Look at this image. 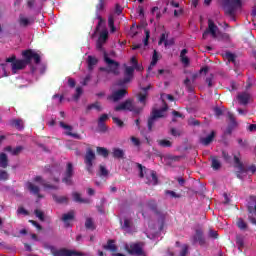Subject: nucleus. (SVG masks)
<instances>
[{
  "instance_id": "nucleus-29",
  "label": "nucleus",
  "mask_w": 256,
  "mask_h": 256,
  "mask_svg": "<svg viewBox=\"0 0 256 256\" xmlns=\"http://www.w3.org/2000/svg\"><path fill=\"white\" fill-rule=\"evenodd\" d=\"M146 207L150 210L153 211L154 213L159 209V204H157V200L155 199H150L146 202Z\"/></svg>"
},
{
  "instance_id": "nucleus-20",
  "label": "nucleus",
  "mask_w": 256,
  "mask_h": 256,
  "mask_svg": "<svg viewBox=\"0 0 256 256\" xmlns=\"http://www.w3.org/2000/svg\"><path fill=\"white\" fill-rule=\"evenodd\" d=\"M60 127H62V129H65L66 135H68V137H73V139H81V135L77 134V133H73V126L65 124V122H60Z\"/></svg>"
},
{
  "instance_id": "nucleus-4",
  "label": "nucleus",
  "mask_w": 256,
  "mask_h": 256,
  "mask_svg": "<svg viewBox=\"0 0 256 256\" xmlns=\"http://www.w3.org/2000/svg\"><path fill=\"white\" fill-rule=\"evenodd\" d=\"M104 61L108 65L107 68H100V71H106V73H113V75H119V62L109 58L107 52H104Z\"/></svg>"
},
{
  "instance_id": "nucleus-36",
  "label": "nucleus",
  "mask_w": 256,
  "mask_h": 256,
  "mask_svg": "<svg viewBox=\"0 0 256 256\" xmlns=\"http://www.w3.org/2000/svg\"><path fill=\"white\" fill-rule=\"evenodd\" d=\"M109 0H98V3L96 4V13H101L102 11H105V7H107V2Z\"/></svg>"
},
{
  "instance_id": "nucleus-33",
  "label": "nucleus",
  "mask_w": 256,
  "mask_h": 256,
  "mask_svg": "<svg viewBox=\"0 0 256 256\" xmlns=\"http://www.w3.org/2000/svg\"><path fill=\"white\" fill-rule=\"evenodd\" d=\"M211 167L214 171H219L221 169V161H219V158L217 156H211Z\"/></svg>"
},
{
  "instance_id": "nucleus-32",
  "label": "nucleus",
  "mask_w": 256,
  "mask_h": 256,
  "mask_svg": "<svg viewBox=\"0 0 256 256\" xmlns=\"http://www.w3.org/2000/svg\"><path fill=\"white\" fill-rule=\"evenodd\" d=\"M0 167L2 169H7V167H9V158L5 153H0Z\"/></svg>"
},
{
  "instance_id": "nucleus-25",
  "label": "nucleus",
  "mask_w": 256,
  "mask_h": 256,
  "mask_svg": "<svg viewBox=\"0 0 256 256\" xmlns=\"http://www.w3.org/2000/svg\"><path fill=\"white\" fill-rule=\"evenodd\" d=\"M112 157L114 159H125V151H123L121 148H113Z\"/></svg>"
},
{
  "instance_id": "nucleus-48",
  "label": "nucleus",
  "mask_w": 256,
  "mask_h": 256,
  "mask_svg": "<svg viewBox=\"0 0 256 256\" xmlns=\"http://www.w3.org/2000/svg\"><path fill=\"white\" fill-rule=\"evenodd\" d=\"M0 181H9V172L0 170Z\"/></svg>"
},
{
  "instance_id": "nucleus-13",
  "label": "nucleus",
  "mask_w": 256,
  "mask_h": 256,
  "mask_svg": "<svg viewBox=\"0 0 256 256\" xmlns=\"http://www.w3.org/2000/svg\"><path fill=\"white\" fill-rule=\"evenodd\" d=\"M73 174V163L68 162L66 165L65 177L62 179V183H65V185H73Z\"/></svg>"
},
{
  "instance_id": "nucleus-38",
  "label": "nucleus",
  "mask_w": 256,
  "mask_h": 256,
  "mask_svg": "<svg viewBox=\"0 0 256 256\" xmlns=\"http://www.w3.org/2000/svg\"><path fill=\"white\" fill-rule=\"evenodd\" d=\"M96 153H97V155H100L101 157H104L105 159H107V157H109V150L105 147H97Z\"/></svg>"
},
{
  "instance_id": "nucleus-2",
  "label": "nucleus",
  "mask_w": 256,
  "mask_h": 256,
  "mask_svg": "<svg viewBox=\"0 0 256 256\" xmlns=\"http://www.w3.org/2000/svg\"><path fill=\"white\" fill-rule=\"evenodd\" d=\"M6 63H11L13 75H16L18 71H22V69H25V67L29 65L27 62V58L17 59V56L15 54H13L11 57L6 58Z\"/></svg>"
},
{
  "instance_id": "nucleus-47",
  "label": "nucleus",
  "mask_w": 256,
  "mask_h": 256,
  "mask_svg": "<svg viewBox=\"0 0 256 256\" xmlns=\"http://www.w3.org/2000/svg\"><path fill=\"white\" fill-rule=\"evenodd\" d=\"M34 215L40 220V221H45V212L35 209L34 210Z\"/></svg>"
},
{
  "instance_id": "nucleus-31",
  "label": "nucleus",
  "mask_w": 256,
  "mask_h": 256,
  "mask_svg": "<svg viewBox=\"0 0 256 256\" xmlns=\"http://www.w3.org/2000/svg\"><path fill=\"white\" fill-rule=\"evenodd\" d=\"M96 19H98V24L95 28V33H99V31H101V28L105 27V19H103V17L101 15H99V13H96Z\"/></svg>"
},
{
  "instance_id": "nucleus-34",
  "label": "nucleus",
  "mask_w": 256,
  "mask_h": 256,
  "mask_svg": "<svg viewBox=\"0 0 256 256\" xmlns=\"http://www.w3.org/2000/svg\"><path fill=\"white\" fill-rule=\"evenodd\" d=\"M35 23L34 20H29L26 17L20 16L19 17V25L20 27H29V25H33Z\"/></svg>"
},
{
  "instance_id": "nucleus-40",
  "label": "nucleus",
  "mask_w": 256,
  "mask_h": 256,
  "mask_svg": "<svg viewBox=\"0 0 256 256\" xmlns=\"http://www.w3.org/2000/svg\"><path fill=\"white\" fill-rule=\"evenodd\" d=\"M184 85H185L188 93H193L195 91V86H193V82H191V79L186 78L184 80Z\"/></svg>"
},
{
  "instance_id": "nucleus-51",
  "label": "nucleus",
  "mask_w": 256,
  "mask_h": 256,
  "mask_svg": "<svg viewBox=\"0 0 256 256\" xmlns=\"http://www.w3.org/2000/svg\"><path fill=\"white\" fill-rule=\"evenodd\" d=\"M155 119L156 118H153L152 115L150 116V118H148V131L153 130V125H155Z\"/></svg>"
},
{
  "instance_id": "nucleus-22",
  "label": "nucleus",
  "mask_w": 256,
  "mask_h": 256,
  "mask_svg": "<svg viewBox=\"0 0 256 256\" xmlns=\"http://www.w3.org/2000/svg\"><path fill=\"white\" fill-rule=\"evenodd\" d=\"M10 126L15 127L18 131H23V129H25L23 119L20 118L10 120Z\"/></svg>"
},
{
  "instance_id": "nucleus-52",
  "label": "nucleus",
  "mask_w": 256,
  "mask_h": 256,
  "mask_svg": "<svg viewBox=\"0 0 256 256\" xmlns=\"http://www.w3.org/2000/svg\"><path fill=\"white\" fill-rule=\"evenodd\" d=\"M138 100L145 105L146 101H147V93H139L138 94Z\"/></svg>"
},
{
  "instance_id": "nucleus-21",
  "label": "nucleus",
  "mask_w": 256,
  "mask_h": 256,
  "mask_svg": "<svg viewBox=\"0 0 256 256\" xmlns=\"http://www.w3.org/2000/svg\"><path fill=\"white\" fill-rule=\"evenodd\" d=\"M248 219L252 225H256V202L254 206H248Z\"/></svg>"
},
{
  "instance_id": "nucleus-7",
  "label": "nucleus",
  "mask_w": 256,
  "mask_h": 256,
  "mask_svg": "<svg viewBox=\"0 0 256 256\" xmlns=\"http://www.w3.org/2000/svg\"><path fill=\"white\" fill-rule=\"evenodd\" d=\"M53 256H83V253L77 252L75 250H68L65 248L56 249L55 247L50 248Z\"/></svg>"
},
{
  "instance_id": "nucleus-41",
  "label": "nucleus",
  "mask_w": 256,
  "mask_h": 256,
  "mask_svg": "<svg viewBox=\"0 0 256 256\" xmlns=\"http://www.w3.org/2000/svg\"><path fill=\"white\" fill-rule=\"evenodd\" d=\"M157 143L160 147H164V148L173 147V142L167 139L158 140Z\"/></svg>"
},
{
  "instance_id": "nucleus-61",
  "label": "nucleus",
  "mask_w": 256,
  "mask_h": 256,
  "mask_svg": "<svg viewBox=\"0 0 256 256\" xmlns=\"http://www.w3.org/2000/svg\"><path fill=\"white\" fill-rule=\"evenodd\" d=\"M145 39H144V45L147 47L149 45V38L151 37V32L149 30H145Z\"/></svg>"
},
{
  "instance_id": "nucleus-63",
  "label": "nucleus",
  "mask_w": 256,
  "mask_h": 256,
  "mask_svg": "<svg viewBox=\"0 0 256 256\" xmlns=\"http://www.w3.org/2000/svg\"><path fill=\"white\" fill-rule=\"evenodd\" d=\"M17 213H18V215H29V211H27V210H25L23 207H19L18 209H17Z\"/></svg>"
},
{
  "instance_id": "nucleus-49",
  "label": "nucleus",
  "mask_w": 256,
  "mask_h": 256,
  "mask_svg": "<svg viewBox=\"0 0 256 256\" xmlns=\"http://www.w3.org/2000/svg\"><path fill=\"white\" fill-rule=\"evenodd\" d=\"M225 57H226L227 61H229V63H235V59H236L235 54H233L231 52H226Z\"/></svg>"
},
{
  "instance_id": "nucleus-64",
  "label": "nucleus",
  "mask_w": 256,
  "mask_h": 256,
  "mask_svg": "<svg viewBox=\"0 0 256 256\" xmlns=\"http://www.w3.org/2000/svg\"><path fill=\"white\" fill-rule=\"evenodd\" d=\"M187 253H189V246L184 245L182 251L180 252V256H187Z\"/></svg>"
},
{
  "instance_id": "nucleus-42",
  "label": "nucleus",
  "mask_w": 256,
  "mask_h": 256,
  "mask_svg": "<svg viewBox=\"0 0 256 256\" xmlns=\"http://www.w3.org/2000/svg\"><path fill=\"white\" fill-rule=\"evenodd\" d=\"M98 63L97 58L93 56H88V69L89 71H92L93 67Z\"/></svg>"
},
{
  "instance_id": "nucleus-50",
  "label": "nucleus",
  "mask_w": 256,
  "mask_h": 256,
  "mask_svg": "<svg viewBox=\"0 0 256 256\" xmlns=\"http://www.w3.org/2000/svg\"><path fill=\"white\" fill-rule=\"evenodd\" d=\"M81 95H83V88L77 87L76 93L74 94L73 98L75 99V101H79V98L81 97Z\"/></svg>"
},
{
  "instance_id": "nucleus-37",
  "label": "nucleus",
  "mask_w": 256,
  "mask_h": 256,
  "mask_svg": "<svg viewBox=\"0 0 256 256\" xmlns=\"http://www.w3.org/2000/svg\"><path fill=\"white\" fill-rule=\"evenodd\" d=\"M250 96L247 93H242L238 95V101L241 105H247L249 103Z\"/></svg>"
},
{
  "instance_id": "nucleus-14",
  "label": "nucleus",
  "mask_w": 256,
  "mask_h": 256,
  "mask_svg": "<svg viewBox=\"0 0 256 256\" xmlns=\"http://www.w3.org/2000/svg\"><path fill=\"white\" fill-rule=\"evenodd\" d=\"M193 244L198 243L200 247H205L207 245V240H205V236L203 235V230L197 229L195 231V235L192 237Z\"/></svg>"
},
{
  "instance_id": "nucleus-46",
  "label": "nucleus",
  "mask_w": 256,
  "mask_h": 256,
  "mask_svg": "<svg viewBox=\"0 0 256 256\" xmlns=\"http://www.w3.org/2000/svg\"><path fill=\"white\" fill-rule=\"evenodd\" d=\"M165 112V109L162 110H153L152 111V116L153 119H161L163 117V113Z\"/></svg>"
},
{
  "instance_id": "nucleus-6",
  "label": "nucleus",
  "mask_w": 256,
  "mask_h": 256,
  "mask_svg": "<svg viewBox=\"0 0 256 256\" xmlns=\"http://www.w3.org/2000/svg\"><path fill=\"white\" fill-rule=\"evenodd\" d=\"M135 73V68L133 66H126L124 71V78L118 80V87H124L127 83H131V79H133V74Z\"/></svg>"
},
{
  "instance_id": "nucleus-24",
  "label": "nucleus",
  "mask_w": 256,
  "mask_h": 256,
  "mask_svg": "<svg viewBox=\"0 0 256 256\" xmlns=\"http://www.w3.org/2000/svg\"><path fill=\"white\" fill-rule=\"evenodd\" d=\"M72 197L76 203H85L86 205H89V203H91V200L89 198H81V194L79 192L72 193Z\"/></svg>"
},
{
  "instance_id": "nucleus-55",
  "label": "nucleus",
  "mask_w": 256,
  "mask_h": 256,
  "mask_svg": "<svg viewBox=\"0 0 256 256\" xmlns=\"http://www.w3.org/2000/svg\"><path fill=\"white\" fill-rule=\"evenodd\" d=\"M107 175H109V171L107 170V168H105V166L103 165H100V176L107 177Z\"/></svg>"
},
{
  "instance_id": "nucleus-19",
  "label": "nucleus",
  "mask_w": 256,
  "mask_h": 256,
  "mask_svg": "<svg viewBox=\"0 0 256 256\" xmlns=\"http://www.w3.org/2000/svg\"><path fill=\"white\" fill-rule=\"evenodd\" d=\"M34 181L36 183H40V185H42V187H44V189H52L54 191H57L59 189V186L47 183V181L44 180L43 177H41V176H36L34 178Z\"/></svg>"
},
{
  "instance_id": "nucleus-27",
  "label": "nucleus",
  "mask_w": 256,
  "mask_h": 256,
  "mask_svg": "<svg viewBox=\"0 0 256 256\" xmlns=\"http://www.w3.org/2000/svg\"><path fill=\"white\" fill-rule=\"evenodd\" d=\"M213 139H215V131H212L208 136H206L205 138H201L200 139V143H202V145H211V143H213Z\"/></svg>"
},
{
  "instance_id": "nucleus-8",
  "label": "nucleus",
  "mask_w": 256,
  "mask_h": 256,
  "mask_svg": "<svg viewBox=\"0 0 256 256\" xmlns=\"http://www.w3.org/2000/svg\"><path fill=\"white\" fill-rule=\"evenodd\" d=\"M217 31H219V27L215 25L213 20H208V28L203 32L202 38L207 39V35H211L212 39H217Z\"/></svg>"
},
{
  "instance_id": "nucleus-26",
  "label": "nucleus",
  "mask_w": 256,
  "mask_h": 256,
  "mask_svg": "<svg viewBox=\"0 0 256 256\" xmlns=\"http://www.w3.org/2000/svg\"><path fill=\"white\" fill-rule=\"evenodd\" d=\"M120 224H121V229L123 231H131V227H133V221H131V219L129 218H125L124 223H123V220H120Z\"/></svg>"
},
{
  "instance_id": "nucleus-10",
  "label": "nucleus",
  "mask_w": 256,
  "mask_h": 256,
  "mask_svg": "<svg viewBox=\"0 0 256 256\" xmlns=\"http://www.w3.org/2000/svg\"><path fill=\"white\" fill-rule=\"evenodd\" d=\"M22 55L24 59H26L28 65H31L32 59H34V63H36V65H39V63H41V56L33 50H25Z\"/></svg>"
},
{
  "instance_id": "nucleus-44",
  "label": "nucleus",
  "mask_w": 256,
  "mask_h": 256,
  "mask_svg": "<svg viewBox=\"0 0 256 256\" xmlns=\"http://www.w3.org/2000/svg\"><path fill=\"white\" fill-rule=\"evenodd\" d=\"M108 27H110L111 33H115V31H117L115 28V18L113 16L108 17Z\"/></svg>"
},
{
  "instance_id": "nucleus-23",
  "label": "nucleus",
  "mask_w": 256,
  "mask_h": 256,
  "mask_svg": "<svg viewBox=\"0 0 256 256\" xmlns=\"http://www.w3.org/2000/svg\"><path fill=\"white\" fill-rule=\"evenodd\" d=\"M27 187L30 193H33V195H36L38 199H43V195L39 193L41 191V189H39V186H35V184L28 182Z\"/></svg>"
},
{
  "instance_id": "nucleus-16",
  "label": "nucleus",
  "mask_w": 256,
  "mask_h": 256,
  "mask_svg": "<svg viewBox=\"0 0 256 256\" xmlns=\"http://www.w3.org/2000/svg\"><path fill=\"white\" fill-rule=\"evenodd\" d=\"M114 111H133V100L127 99L114 108Z\"/></svg>"
},
{
  "instance_id": "nucleus-18",
  "label": "nucleus",
  "mask_w": 256,
  "mask_h": 256,
  "mask_svg": "<svg viewBox=\"0 0 256 256\" xmlns=\"http://www.w3.org/2000/svg\"><path fill=\"white\" fill-rule=\"evenodd\" d=\"M106 251H111L113 256H125V254L117 253V246L115 240H108L107 244L103 246Z\"/></svg>"
},
{
  "instance_id": "nucleus-43",
  "label": "nucleus",
  "mask_w": 256,
  "mask_h": 256,
  "mask_svg": "<svg viewBox=\"0 0 256 256\" xmlns=\"http://www.w3.org/2000/svg\"><path fill=\"white\" fill-rule=\"evenodd\" d=\"M85 228L89 229L90 231H95V223L93 222L92 218H87L86 219Z\"/></svg>"
},
{
  "instance_id": "nucleus-54",
  "label": "nucleus",
  "mask_w": 256,
  "mask_h": 256,
  "mask_svg": "<svg viewBox=\"0 0 256 256\" xmlns=\"http://www.w3.org/2000/svg\"><path fill=\"white\" fill-rule=\"evenodd\" d=\"M166 195H170L174 199H179L181 197L180 194L175 193L173 190H166Z\"/></svg>"
},
{
  "instance_id": "nucleus-56",
  "label": "nucleus",
  "mask_w": 256,
  "mask_h": 256,
  "mask_svg": "<svg viewBox=\"0 0 256 256\" xmlns=\"http://www.w3.org/2000/svg\"><path fill=\"white\" fill-rule=\"evenodd\" d=\"M98 129L101 133H105V131H107V125L105 122H98Z\"/></svg>"
},
{
  "instance_id": "nucleus-59",
  "label": "nucleus",
  "mask_w": 256,
  "mask_h": 256,
  "mask_svg": "<svg viewBox=\"0 0 256 256\" xmlns=\"http://www.w3.org/2000/svg\"><path fill=\"white\" fill-rule=\"evenodd\" d=\"M23 146H17L16 148L13 149L12 155L17 156L23 151Z\"/></svg>"
},
{
  "instance_id": "nucleus-3",
  "label": "nucleus",
  "mask_w": 256,
  "mask_h": 256,
  "mask_svg": "<svg viewBox=\"0 0 256 256\" xmlns=\"http://www.w3.org/2000/svg\"><path fill=\"white\" fill-rule=\"evenodd\" d=\"M222 5L226 14L233 17V15H235V11L243 7V2L241 0H222Z\"/></svg>"
},
{
  "instance_id": "nucleus-9",
  "label": "nucleus",
  "mask_w": 256,
  "mask_h": 256,
  "mask_svg": "<svg viewBox=\"0 0 256 256\" xmlns=\"http://www.w3.org/2000/svg\"><path fill=\"white\" fill-rule=\"evenodd\" d=\"M234 164L235 167L238 169L236 171V177L238 179H243V175H247V167L243 165V162H241V159L237 157V155H234Z\"/></svg>"
},
{
  "instance_id": "nucleus-30",
  "label": "nucleus",
  "mask_w": 256,
  "mask_h": 256,
  "mask_svg": "<svg viewBox=\"0 0 256 256\" xmlns=\"http://www.w3.org/2000/svg\"><path fill=\"white\" fill-rule=\"evenodd\" d=\"M154 215H156V217L158 218V221L159 223H165V219L167 218V212H163V210L161 209H157L155 212H154Z\"/></svg>"
},
{
  "instance_id": "nucleus-28",
  "label": "nucleus",
  "mask_w": 256,
  "mask_h": 256,
  "mask_svg": "<svg viewBox=\"0 0 256 256\" xmlns=\"http://www.w3.org/2000/svg\"><path fill=\"white\" fill-rule=\"evenodd\" d=\"M52 199L59 205H67V203H69V198L67 196H57V194H53Z\"/></svg>"
},
{
  "instance_id": "nucleus-62",
  "label": "nucleus",
  "mask_w": 256,
  "mask_h": 256,
  "mask_svg": "<svg viewBox=\"0 0 256 256\" xmlns=\"http://www.w3.org/2000/svg\"><path fill=\"white\" fill-rule=\"evenodd\" d=\"M222 157L226 161V163H231V156L229 153L222 151Z\"/></svg>"
},
{
  "instance_id": "nucleus-11",
  "label": "nucleus",
  "mask_w": 256,
  "mask_h": 256,
  "mask_svg": "<svg viewBox=\"0 0 256 256\" xmlns=\"http://www.w3.org/2000/svg\"><path fill=\"white\" fill-rule=\"evenodd\" d=\"M107 39H109V31L107 29H103L96 42L97 51H105L103 45L107 43Z\"/></svg>"
},
{
  "instance_id": "nucleus-12",
  "label": "nucleus",
  "mask_w": 256,
  "mask_h": 256,
  "mask_svg": "<svg viewBox=\"0 0 256 256\" xmlns=\"http://www.w3.org/2000/svg\"><path fill=\"white\" fill-rule=\"evenodd\" d=\"M129 255H136V256H147L145 251H143V247L139 243L130 244V247H126Z\"/></svg>"
},
{
  "instance_id": "nucleus-58",
  "label": "nucleus",
  "mask_w": 256,
  "mask_h": 256,
  "mask_svg": "<svg viewBox=\"0 0 256 256\" xmlns=\"http://www.w3.org/2000/svg\"><path fill=\"white\" fill-rule=\"evenodd\" d=\"M170 134L173 137H181V131L177 130L176 128H171L170 129Z\"/></svg>"
},
{
  "instance_id": "nucleus-17",
  "label": "nucleus",
  "mask_w": 256,
  "mask_h": 256,
  "mask_svg": "<svg viewBox=\"0 0 256 256\" xmlns=\"http://www.w3.org/2000/svg\"><path fill=\"white\" fill-rule=\"evenodd\" d=\"M61 221L64 222V227H71V221H75V211L71 210L63 214Z\"/></svg>"
},
{
  "instance_id": "nucleus-53",
  "label": "nucleus",
  "mask_w": 256,
  "mask_h": 256,
  "mask_svg": "<svg viewBox=\"0 0 256 256\" xmlns=\"http://www.w3.org/2000/svg\"><path fill=\"white\" fill-rule=\"evenodd\" d=\"M113 123H115L118 127H124L125 123L119 119L118 117H112Z\"/></svg>"
},
{
  "instance_id": "nucleus-35",
  "label": "nucleus",
  "mask_w": 256,
  "mask_h": 256,
  "mask_svg": "<svg viewBox=\"0 0 256 256\" xmlns=\"http://www.w3.org/2000/svg\"><path fill=\"white\" fill-rule=\"evenodd\" d=\"M92 109H96V111H103V107H101V103L99 101H96L86 107V113H89V111H92Z\"/></svg>"
},
{
  "instance_id": "nucleus-1",
  "label": "nucleus",
  "mask_w": 256,
  "mask_h": 256,
  "mask_svg": "<svg viewBox=\"0 0 256 256\" xmlns=\"http://www.w3.org/2000/svg\"><path fill=\"white\" fill-rule=\"evenodd\" d=\"M136 167L139 169L140 179H145L147 185H158L159 178H157V173L154 170L147 169V167L142 166L139 163H136Z\"/></svg>"
},
{
  "instance_id": "nucleus-45",
  "label": "nucleus",
  "mask_w": 256,
  "mask_h": 256,
  "mask_svg": "<svg viewBox=\"0 0 256 256\" xmlns=\"http://www.w3.org/2000/svg\"><path fill=\"white\" fill-rule=\"evenodd\" d=\"M236 225L241 231H245V229H247V222L243 220V218H238Z\"/></svg>"
},
{
  "instance_id": "nucleus-60",
  "label": "nucleus",
  "mask_w": 256,
  "mask_h": 256,
  "mask_svg": "<svg viewBox=\"0 0 256 256\" xmlns=\"http://www.w3.org/2000/svg\"><path fill=\"white\" fill-rule=\"evenodd\" d=\"M169 37V34L166 33H162L160 36V40L158 42L159 45H161L162 43L165 44V41H167V38Z\"/></svg>"
},
{
  "instance_id": "nucleus-39",
  "label": "nucleus",
  "mask_w": 256,
  "mask_h": 256,
  "mask_svg": "<svg viewBox=\"0 0 256 256\" xmlns=\"http://www.w3.org/2000/svg\"><path fill=\"white\" fill-rule=\"evenodd\" d=\"M157 61H159V54H157V50H154L153 56H152V61L150 63V66L148 67V71H151L155 65H157Z\"/></svg>"
},
{
  "instance_id": "nucleus-57",
  "label": "nucleus",
  "mask_w": 256,
  "mask_h": 256,
  "mask_svg": "<svg viewBox=\"0 0 256 256\" xmlns=\"http://www.w3.org/2000/svg\"><path fill=\"white\" fill-rule=\"evenodd\" d=\"M208 235L211 239H219V233L215 230L210 229Z\"/></svg>"
},
{
  "instance_id": "nucleus-15",
  "label": "nucleus",
  "mask_w": 256,
  "mask_h": 256,
  "mask_svg": "<svg viewBox=\"0 0 256 256\" xmlns=\"http://www.w3.org/2000/svg\"><path fill=\"white\" fill-rule=\"evenodd\" d=\"M125 95H127V89H119L113 92L112 95L108 96V100L117 103V101H121Z\"/></svg>"
},
{
  "instance_id": "nucleus-5",
  "label": "nucleus",
  "mask_w": 256,
  "mask_h": 256,
  "mask_svg": "<svg viewBox=\"0 0 256 256\" xmlns=\"http://www.w3.org/2000/svg\"><path fill=\"white\" fill-rule=\"evenodd\" d=\"M95 159H97L95 151H93L91 148H87L84 156V163L86 165V171H88L90 175L93 173V161H95Z\"/></svg>"
}]
</instances>
